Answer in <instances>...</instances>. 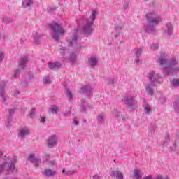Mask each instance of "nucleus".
<instances>
[{
    "instance_id": "09e8293b",
    "label": "nucleus",
    "mask_w": 179,
    "mask_h": 179,
    "mask_svg": "<svg viewBox=\"0 0 179 179\" xmlns=\"http://www.w3.org/2000/svg\"><path fill=\"white\" fill-rule=\"evenodd\" d=\"M70 113H64L63 114V117H69V116Z\"/></svg>"
},
{
    "instance_id": "ea45409f",
    "label": "nucleus",
    "mask_w": 179,
    "mask_h": 179,
    "mask_svg": "<svg viewBox=\"0 0 179 179\" xmlns=\"http://www.w3.org/2000/svg\"><path fill=\"white\" fill-rule=\"evenodd\" d=\"M97 120H98V122L99 124H103V121L104 120V117L101 115H99L97 117Z\"/></svg>"
},
{
    "instance_id": "423d86ee",
    "label": "nucleus",
    "mask_w": 179,
    "mask_h": 179,
    "mask_svg": "<svg viewBox=\"0 0 179 179\" xmlns=\"http://www.w3.org/2000/svg\"><path fill=\"white\" fill-rule=\"evenodd\" d=\"M147 78L152 86H157L162 83V76L153 70L148 73Z\"/></svg>"
},
{
    "instance_id": "aec40b11",
    "label": "nucleus",
    "mask_w": 179,
    "mask_h": 179,
    "mask_svg": "<svg viewBox=\"0 0 179 179\" xmlns=\"http://www.w3.org/2000/svg\"><path fill=\"white\" fill-rule=\"evenodd\" d=\"M29 134H30V129L27 127H24L20 131V136H21V138H24L26 136L29 135Z\"/></svg>"
},
{
    "instance_id": "bb28decb",
    "label": "nucleus",
    "mask_w": 179,
    "mask_h": 179,
    "mask_svg": "<svg viewBox=\"0 0 179 179\" xmlns=\"http://www.w3.org/2000/svg\"><path fill=\"white\" fill-rule=\"evenodd\" d=\"M66 94L69 99V101H72L73 99V94H72V92L69 89H66Z\"/></svg>"
},
{
    "instance_id": "7ed1b4c3",
    "label": "nucleus",
    "mask_w": 179,
    "mask_h": 179,
    "mask_svg": "<svg viewBox=\"0 0 179 179\" xmlns=\"http://www.w3.org/2000/svg\"><path fill=\"white\" fill-rule=\"evenodd\" d=\"M158 62L166 75L178 73L179 67L177 66L178 62L176 61V59L169 61L166 56L162 55L159 59Z\"/></svg>"
},
{
    "instance_id": "58836bf2",
    "label": "nucleus",
    "mask_w": 179,
    "mask_h": 179,
    "mask_svg": "<svg viewBox=\"0 0 179 179\" xmlns=\"http://www.w3.org/2000/svg\"><path fill=\"white\" fill-rule=\"evenodd\" d=\"M16 111V108H11L8 110V114H9V117H12V115H13V114H15Z\"/></svg>"
},
{
    "instance_id": "4c0bfd02",
    "label": "nucleus",
    "mask_w": 179,
    "mask_h": 179,
    "mask_svg": "<svg viewBox=\"0 0 179 179\" xmlns=\"http://www.w3.org/2000/svg\"><path fill=\"white\" fill-rule=\"evenodd\" d=\"M150 48L151 50H159V44L158 43H152L151 45H150Z\"/></svg>"
},
{
    "instance_id": "412c9836",
    "label": "nucleus",
    "mask_w": 179,
    "mask_h": 179,
    "mask_svg": "<svg viewBox=\"0 0 179 179\" xmlns=\"http://www.w3.org/2000/svg\"><path fill=\"white\" fill-rule=\"evenodd\" d=\"M41 38H43V35L41 34H38V32H36L34 34V44H38L40 41H41Z\"/></svg>"
},
{
    "instance_id": "37998d69",
    "label": "nucleus",
    "mask_w": 179,
    "mask_h": 179,
    "mask_svg": "<svg viewBox=\"0 0 179 179\" xmlns=\"http://www.w3.org/2000/svg\"><path fill=\"white\" fill-rule=\"evenodd\" d=\"M139 57H136V59H134V62H135V64H136V65H138V64H139Z\"/></svg>"
},
{
    "instance_id": "2eb2a0df",
    "label": "nucleus",
    "mask_w": 179,
    "mask_h": 179,
    "mask_svg": "<svg viewBox=\"0 0 179 179\" xmlns=\"http://www.w3.org/2000/svg\"><path fill=\"white\" fill-rule=\"evenodd\" d=\"M27 161L31 162V163H34L35 167H37L40 164V160L36 158L34 155H29L27 158Z\"/></svg>"
},
{
    "instance_id": "c9c22d12",
    "label": "nucleus",
    "mask_w": 179,
    "mask_h": 179,
    "mask_svg": "<svg viewBox=\"0 0 179 179\" xmlns=\"http://www.w3.org/2000/svg\"><path fill=\"white\" fill-rule=\"evenodd\" d=\"M109 85H114L115 83V77L114 76H112L109 78Z\"/></svg>"
},
{
    "instance_id": "1a4fd4ad",
    "label": "nucleus",
    "mask_w": 179,
    "mask_h": 179,
    "mask_svg": "<svg viewBox=\"0 0 179 179\" xmlns=\"http://www.w3.org/2000/svg\"><path fill=\"white\" fill-rule=\"evenodd\" d=\"M57 143H58V136L53 134L48 137L47 140L48 148H54V146H57Z\"/></svg>"
},
{
    "instance_id": "6ab92c4d",
    "label": "nucleus",
    "mask_w": 179,
    "mask_h": 179,
    "mask_svg": "<svg viewBox=\"0 0 179 179\" xmlns=\"http://www.w3.org/2000/svg\"><path fill=\"white\" fill-rule=\"evenodd\" d=\"M111 177H114L117 179H124V175H122V173L120 172L119 171H113L110 173Z\"/></svg>"
},
{
    "instance_id": "4be33fe9",
    "label": "nucleus",
    "mask_w": 179,
    "mask_h": 179,
    "mask_svg": "<svg viewBox=\"0 0 179 179\" xmlns=\"http://www.w3.org/2000/svg\"><path fill=\"white\" fill-rule=\"evenodd\" d=\"M56 171H52L51 169H45L44 172L42 173V174L43 176H46V177H51L52 176H54L56 174Z\"/></svg>"
},
{
    "instance_id": "c03bdc74",
    "label": "nucleus",
    "mask_w": 179,
    "mask_h": 179,
    "mask_svg": "<svg viewBox=\"0 0 179 179\" xmlns=\"http://www.w3.org/2000/svg\"><path fill=\"white\" fill-rule=\"evenodd\" d=\"M73 122H74L75 125H76V126L79 125V122L75 119L73 120Z\"/></svg>"
},
{
    "instance_id": "a878e982",
    "label": "nucleus",
    "mask_w": 179,
    "mask_h": 179,
    "mask_svg": "<svg viewBox=\"0 0 179 179\" xmlns=\"http://www.w3.org/2000/svg\"><path fill=\"white\" fill-rule=\"evenodd\" d=\"M134 176L136 179L142 178L143 173L141 170L134 169Z\"/></svg>"
},
{
    "instance_id": "6e6552de",
    "label": "nucleus",
    "mask_w": 179,
    "mask_h": 179,
    "mask_svg": "<svg viewBox=\"0 0 179 179\" xmlns=\"http://www.w3.org/2000/svg\"><path fill=\"white\" fill-rule=\"evenodd\" d=\"M60 53L64 54L63 58L66 62H71V64H75L76 61V55L75 53H71L66 52L65 48H60Z\"/></svg>"
},
{
    "instance_id": "a211bd4d",
    "label": "nucleus",
    "mask_w": 179,
    "mask_h": 179,
    "mask_svg": "<svg viewBox=\"0 0 179 179\" xmlns=\"http://www.w3.org/2000/svg\"><path fill=\"white\" fill-rule=\"evenodd\" d=\"M157 128V127L156 126V124H151L149 127L148 129V135L149 136H155V135H156V129Z\"/></svg>"
},
{
    "instance_id": "9d476101",
    "label": "nucleus",
    "mask_w": 179,
    "mask_h": 179,
    "mask_svg": "<svg viewBox=\"0 0 179 179\" xmlns=\"http://www.w3.org/2000/svg\"><path fill=\"white\" fill-rule=\"evenodd\" d=\"M80 93L92 96L93 94V88L90 85H85L81 87Z\"/></svg>"
},
{
    "instance_id": "39448f33",
    "label": "nucleus",
    "mask_w": 179,
    "mask_h": 179,
    "mask_svg": "<svg viewBox=\"0 0 179 179\" xmlns=\"http://www.w3.org/2000/svg\"><path fill=\"white\" fill-rule=\"evenodd\" d=\"M50 28L52 31V36L55 41H59V36H62V34L66 33V31L62 27V26L57 22L50 24Z\"/></svg>"
},
{
    "instance_id": "a19ab883",
    "label": "nucleus",
    "mask_w": 179,
    "mask_h": 179,
    "mask_svg": "<svg viewBox=\"0 0 179 179\" xmlns=\"http://www.w3.org/2000/svg\"><path fill=\"white\" fill-rule=\"evenodd\" d=\"M43 83H51V80L50 79V76H47L43 78Z\"/></svg>"
},
{
    "instance_id": "cd10ccee",
    "label": "nucleus",
    "mask_w": 179,
    "mask_h": 179,
    "mask_svg": "<svg viewBox=\"0 0 179 179\" xmlns=\"http://www.w3.org/2000/svg\"><path fill=\"white\" fill-rule=\"evenodd\" d=\"M145 114H150L152 113V107L150 105H143Z\"/></svg>"
},
{
    "instance_id": "79ce46f5",
    "label": "nucleus",
    "mask_w": 179,
    "mask_h": 179,
    "mask_svg": "<svg viewBox=\"0 0 179 179\" xmlns=\"http://www.w3.org/2000/svg\"><path fill=\"white\" fill-rule=\"evenodd\" d=\"M3 57H4L3 52H0V62L1 61H3Z\"/></svg>"
},
{
    "instance_id": "f03ea898",
    "label": "nucleus",
    "mask_w": 179,
    "mask_h": 179,
    "mask_svg": "<svg viewBox=\"0 0 179 179\" xmlns=\"http://www.w3.org/2000/svg\"><path fill=\"white\" fill-rule=\"evenodd\" d=\"M147 24L144 26V30L146 33L149 34H153V33H156L157 31V29H156V26H159V23H160L162 20V17L160 16H157V12L149 11L146 15Z\"/></svg>"
},
{
    "instance_id": "7c9ffc66",
    "label": "nucleus",
    "mask_w": 179,
    "mask_h": 179,
    "mask_svg": "<svg viewBox=\"0 0 179 179\" xmlns=\"http://www.w3.org/2000/svg\"><path fill=\"white\" fill-rule=\"evenodd\" d=\"M12 20H13V18L10 17H3V23H6V24L12 23Z\"/></svg>"
},
{
    "instance_id": "393cba45",
    "label": "nucleus",
    "mask_w": 179,
    "mask_h": 179,
    "mask_svg": "<svg viewBox=\"0 0 179 179\" xmlns=\"http://www.w3.org/2000/svg\"><path fill=\"white\" fill-rule=\"evenodd\" d=\"M33 5V0H23L22 6L23 8H30Z\"/></svg>"
},
{
    "instance_id": "6e6d98bb",
    "label": "nucleus",
    "mask_w": 179,
    "mask_h": 179,
    "mask_svg": "<svg viewBox=\"0 0 179 179\" xmlns=\"http://www.w3.org/2000/svg\"><path fill=\"white\" fill-rule=\"evenodd\" d=\"M145 1H148V0H145Z\"/></svg>"
},
{
    "instance_id": "f257e3e1",
    "label": "nucleus",
    "mask_w": 179,
    "mask_h": 179,
    "mask_svg": "<svg viewBox=\"0 0 179 179\" xmlns=\"http://www.w3.org/2000/svg\"><path fill=\"white\" fill-rule=\"evenodd\" d=\"M97 15H99L97 10H92V14L89 18L86 19L83 16H79L76 19V22H77L78 24H83V31L86 36H90V34L93 33L92 26L94 24Z\"/></svg>"
},
{
    "instance_id": "5701e85b",
    "label": "nucleus",
    "mask_w": 179,
    "mask_h": 179,
    "mask_svg": "<svg viewBox=\"0 0 179 179\" xmlns=\"http://www.w3.org/2000/svg\"><path fill=\"white\" fill-rule=\"evenodd\" d=\"M49 111L53 115L55 114H58V112L59 111V109L58 108V106L55 105H52L49 108Z\"/></svg>"
},
{
    "instance_id": "864d4df0",
    "label": "nucleus",
    "mask_w": 179,
    "mask_h": 179,
    "mask_svg": "<svg viewBox=\"0 0 179 179\" xmlns=\"http://www.w3.org/2000/svg\"><path fill=\"white\" fill-rule=\"evenodd\" d=\"M115 117H120V113H117L116 114H115Z\"/></svg>"
},
{
    "instance_id": "c85d7f7f",
    "label": "nucleus",
    "mask_w": 179,
    "mask_h": 179,
    "mask_svg": "<svg viewBox=\"0 0 179 179\" xmlns=\"http://www.w3.org/2000/svg\"><path fill=\"white\" fill-rule=\"evenodd\" d=\"M171 85L173 87H179V79L173 78V80L171 83Z\"/></svg>"
},
{
    "instance_id": "9b49d317",
    "label": "nucleus",
    "mask_w": 179,
    "mask_h": 179,
    "mask_svg": "<svg viewBox=\"0 0 179 179\" xmlns=\"http://www.w3.org/2000/svg\"><path fill=\"white\" fill-rule=\"evenodd\" d=\"M122 101L124 103V104H126V106L129 107V108L134 107V105L135 104V101H134V97L132 96H126L123 97Z\"/></svg>"
},
{
    "instance_id": "dca6fc26",
    "label": "nucleus",
    "mask_w": 179,
    "mask_h": 179,
    "mask_svg": "<svg viewBox=\"0 0 179 179\" xmlns=\"http://www.w3.org/2000/svg\"><path fill=\"white\" fill-rule=\"evenodd\" d=\"M48 66L50 69H59V68H61V63L59 62H56L55 63L49 62L48 63Z\"/></svg>"
},
{
    "instance_id": "a18cd8bd",
    "label": "nucleus",
    "mask_w": 179,
    "mask_h": 179,
    "mask_svg": "<svg viewBox=\"0 0 179 179\" xmlns=\"http://www.w3.org/2000/svg\"><path fill=\"white\" fill-rule=\"evenodd\" d=\"M169 141H170V138L169 137V136H166L165 137L164 142H169Z\"/></svg>"
},
{
    "instance_id": "0eeeda50",
    "label": "nucleus",
    "mask_w": 179,
    "mask_h": 179,
    "mask_svg": "<svg viewBox=\"0 0 179 179\" xmlns=\"http://www.w3.org/2000/svg\"><path fill=\"white\" fill-rule=\"evenodd\" d=\"M67 43L69 47H73L75 51L80 50L82 45H80V41H79V37H78V34H74L69 39H68Z\"/></svg>"
},
{
    "instance_id": "5fc2aeb1",
    "label": "nucleus",
    "mask_w": 179,
    "mask_h": 179,
    "mask_svg": "<svg viewBox=\"0 0 179 179\" xmlns=\"http://www.w3.org/2000/svg\"><path fill=\"white\" fill-rule=\"evenodd\" d=\"M128 8V5L124 6V8L127 9Z\"/></svg>"
},
{
    "instance_id": "3c124183",
    "label": "nucleus",
    "mask_w": 179,
    "mask_h": 179,
    "mask_svg": "<svg viewBox=\"0 0 179 179\" xmlns=\"http://www.w3.org/2000/svg\"><path fill=\"white\" fill-rule=\"evenodd\" d=\"M3 157V152H2V150H0V159L1 157Z\"/></svg>"
},
{
    "instance_id": "8fccbe9b",
    "label": "nucleus",
    "mask_w": 179,
    "mask_h": 179,
    "mask_svg": "<svg viewBox=\"0 0 179 179\" xmlns=\"http://www.w3.org/2000/svg\"><path fill=\"white\" fill-rule=\"evenodd\" d=\"M41 122H45V118L44 117H41Z\"/></svg>"
},
{
    "instance_id": "20e7f679",
    "label": "nucleus",
    "mask_w": 179,
    "mask_h": 179,
    "mask_svg": "<svg viewBox=\"0 0 179 179\" xmlns=\"http://www.w3.org/2000/svg\"><path fill=\"white\" fill-rule=\"evenodd\" d=\"M16 158H10L8 157L5 158L4 162L0 164V174L2 173H14L16 170Z\"/></svg>"
},
{
    "instance_id": "de8ad7c7",
    "label": "nucleus",
    "mask_w": 179,
    "mask_h": 179,
    "mask_svg": "<svg viewBox=\"0 0 179 179\" xmlns=\"http://www.w3.org/2000/svg\"><path fill=\"white\" fill-rule=\"evenodd\" d=\"M19 94H20V92H19V90L15 91V95L19 96Z\"/></svg>"
},
{
    "instance_id": "4468645a",
    "label": "nucleus",
    "mask_w": 179,
    "mask_h": 179,
    "mask_svg": "<svg viewBox=\"0 0 179 179\" xmlns=\"http://www.w3.org/2000/svg\"><path fill=\"white\" fill-rule=\"evenodd\" d=\"M6 85L5 83L0 84V96L3 99L4 104H6V101L8 99V97L5 95V87Z\"/></svg>"
},
{
    "instance_id": "ddd939ff",
    "label": "nucleus",
    "mask_w": 179,
    "mask_h": 179,
    "mask_svg": "<svg viewBox=\"0 0 179 179\" xmlns=\"http://www.w3.org/2000/svg\"><path fill=\"white\" fill-rule=\"evenodd\" d=\"M29 60V57L23 56L18 62V67L20 69H24L26 68V64H27V61Z\"/></svg>"
},
{
    "instance_id": "f8f14e48",
    "label": "nucleus",
    "mask_w": 179,
    "mask_h": 179,
    "mask_svg": "<svg viewBox=\"0 0 179 179\" xmlns=\"http://www.w3.org/2000/svg\"><path fill=\"white\" fill-rule=\"evenodd\" d=\"M173 30H174L173 24L167 22L164 29V34H166V36H171V34H173Z\"/></svg>"
},
{
    "instance_id": "72a5a7b5",
    "label": "nucleus",
    "mask_w": 179,
    "mask_h": 179,
    "mask_svg": "<svg viewBox=\"0 0 179 179\" xmlns=\"http://www.w3.org/2000/svg\"><path fill=\"white\" fill-rule=\"evenodd\" d=\"M12 122V116H9L7 120H6V126L7 128H9V127H10V123Z\"/></svg>"
},
{
    "instance_id": "e433bc0d",
    "label": "nucleus",
    "mask_w": 179,
    "mask_h": 179,
    "mask_svg": "<svg viewBox=\"0 0 179 179\" xmlns=\"http://www.w3.org/2000/svg\"><path fill=\"white\" fill-rule=\"evenodd\" d=\"M122 29V25L117 24L115 26V31H116V33H120Z\"/></svg>"
},
{
    "instance_id": "2f4dec72",
    "label": "nucleus",
    "mask_w": 179,
    "mask_h": 179,
    "mask_svg": "<svg viewBox=\"0 0 179 179\" xmlns=\"http://www.w3.org/2000/svg\"><path fill=\"white\" fill-rule=\"evenodd\" d=\"M34 115H36V108L31 109L29 112V117H30V118H34Z\"/></svg>"
},
{
    "instance_id": "49530a36",
    "label": "nucleus",
    "mask_w": 179,
    "mask_h": 179,
    "mask_svg": "<svg viewBox=\"0 0 179 179\" xmlns=\"http://www.w3.org/2000/svg\"><path fill=\"white\" fill-rule=\"evenodd\" d=\"M93 179H100V176H99V175H95L93 176Z\"/></svg>"
},
{
    "instance_id": "473e14b6",
    "label": "nucleus",
    "mask_w": 179,
    "mask_h": 179,
    "mask_svg": "<svg viewBox=\"0 0 179 179\" xmlns=\"http://www.w3.org/2000/svg\"><path fill=\"white\" fill-rule=\"evenodd\" d=\"M136 57H141L142 55V48H136L135 50Z\"/></svg>"
},
{
    "instance_id": "f704fd0d",
    "label": "nucleus",
    "mask_w": 179,
    "mask_h": 179,
    "mask_svg": "<svg viewBox=\"0 0 179 179\" xmlns=\"http://www.w3.org/2000/svg\"><path fill=\"white\" fill-rule=\"evenodd\" d=\"M19 76H20V70L19 69L15 70L13 78H19Z\"/></svg>"
},
{
    "instance_id": "603ef678",
    "label": "nucleus",
    "mask_w": 179,
    "mask_h": 179,
    "mask_svg": "<svg viewBox=\"0 0 179 179\" xmlns=\"http://www.w3.org/2000/svg\"><path fill=\"white\" fill-rule=\"evenodd\" d=\"M81 110H82V111H86V107H85L84 106H83L81 107Z\"/></svg>"
},
{
    "instance_id": "c756f323",
    "label": "nucleus",
    "mask_w": 179,
    "mask_h": 179,
    "mask_svg": "<svg viewBox=\"0 0 179 179\" xmlns=\"http://www.w3.org/2000/svg\"><path fill=\"white\" fill-rule=\"evenodd\" d=\"M62 173H64V176H72V175L75 174L76 171L75 170L66 171L65 169H63Z\"/></svg>"
},
{
    "instance_id": "f3484780",
    "label": "nucleus",
    "mask_w": 179,
    "mask_h": 179,
    "mask_svg": "<svg viewBox=\"0 0 179 179\" xmlns=\"http://www.w3.org/2000/svg\"><path fill=\"white\" fill-rule=\"evenodd\" d=\"M153 87H155V86L152 85V84L150 83L148 84L145 86V92L148 94V96H153V94H155Z\"/></svg>"
},
{
    "instance_id": "b1692460",
    "label": "nucleus",
    "mask_w": 179,
    "mask_h": 179,
    "mask_svg": "<svg viewBox=\"0 0 179 179\" xmlns=\"http://www.w3.org/2000/svg\"><path fill=\"white\" fill-rule=\"evenodd\" d=\"M97 62H98L97 58L96 57H91L89 59V64L91 68H94L97 65Z\"/></svg>"
}]
</instances>
